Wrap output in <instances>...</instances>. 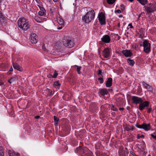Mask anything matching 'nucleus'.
Here are the masks:
<instances>
[{
	"label": "nucleus",
	"mask_w": 156,
	"mask_h": 156,
	"mask_svg": "<svg viewBox=\"0 0 156 156\" xmlns=\"http://www.w3.org/2000/svg\"><path fill=\"white\" fill-rule=\"evenodd\" d=\"M115 12H117L118 13H120L121 12V11L119 9H118L117 10H115Z\"/></svg>",
	"instance_id": "nucleus-48"
},
{
	"label": "nucleus",
	"mask_w": 156,
	"mask_h": 156,
	"mask_svg": "<svg viewBox=\"0 0 156 156\" xmlns=\"http://www.w3.org/2000/svg\"><path fill=\"white\" fill-rule=\"evenodd\" d=\"M37 6L39 7L40 8H40L41 9V8H43V7H41L40 5H38Z\"/></svg>",
	"instance_id": "nucleus-60"
},
{
	"label": "nucleus",
	"mask_w": 156,
	"mask_h": 156,
	"mask_svg": "<svg viewBox=\"0 0 156 156\" xmlns=\"http://www.w3.org/2000/svg\"><path fill=\"white\" fill-rule=\"evenodd\" d=\"M150 51V49H144V51L147 54Z\"/></svg>",
	"instance_id": "nucleus-38"
},
{
	"label": "nucleus",
	"mask_w": 156,
	"mask_h": 156,
	"mask_svg": "<svg viewBox=\"0 0 156 156\" xmlns=\"http://www.w3.org/2000/svg\"><path fill=\"white\" fill-rule=\"evenodd\" d=\"M30 42L32 44H36L38 41L37 35L35 33H32L30 36Z\"/></svg>",
	"instance_id": "nucleus-8"
},
{
	"label": "nucleus",
	"mask_w": 156,
	"mask_h": 156,
	"mask_svg": "<svg viewBox=\"0 0 156 156\" xmlns=\"http://www.w3.org/2000/svg\"><path fill=\"white\" fill-rule=\"evenodd\" d=\"M127 61L129 65L131 66H133L135 64V62L134 60L129 58H128Z\"/></svg>",
	"instance_id": "nucleus-21"
},
{
	"label": "nucleus",
	"mask_w": 156,
	"mask_h": 156,
	"mask_svg": "<svg viewBox=\"0 0 156 156\" xmlns=\"http://www.w3.org/2000/svg\"><path fill=\"white\" fill-rule=\"evenodd\" d=\"M136 126L138 128L143 129L146 131H147L150 129L151 128L150 124H147L146 123H144L142 125H136Z\"/></svg>",
	"instance_id": "nucleus-6"
},
{
	"label": "nucleus",
	"mask_w": 156,
	"mask_h": 156,
	"mask_svg": "<svg viewBox=\"0 0 156 156\" xmlns=\"http://www.w3.org/2000/svg\"><path fill=\"white\" fill-rule=\"evenodd\" d=\"M35 0L38 3H39L41 2V1L40 0Z\"/></svg>",
	"instance_id": "nucleus-55"
},
{
	"label": "nucleus",
	"mask_w": 156,
	"mask_h": 156,
	"mask_svg": "<svg viewBox=\"0 0 156 156\" xmlns=\"http://www.w3.org/2000/svg\"><path fill=\"white\" fill-rule=\"evenodd\" d=\"M146 8L147 9L146 11L147 12L150 13L153 12L151 8L146 7Z\"/></svg>",
	"instance_id": "nucleus-32"
},
{
	"label": "nucleus",
	"mask_w": 156,
	"mask_h": 156,
	"mask_svg": "<svg viewBox=\"0 0 156 156\" xmlns=\"http://www.w3.org/2000/svg\"><path fill=\"white\" fill-rule=\"evenodd\" d=\"M99 93H100L102 96H103L107 94L108 93V91L107 89L105 88L100 89H99Z\"/></svg>",
	"instance_id": "nucleus-13"
},
{
	"label": "nucleus",
	"mask_w": 156,
	"mask_h": 156,
	"mask_svg": "<svg viewBox=\"0 0 156 156\" xmlns=\"http://www.w3.org/2000/svg\"><path fill=\"white\" fill-rule=\"evenodd\" d=\"M88 151V149L85 147H77L75 151V152L80 154L81 156H84L86 152Z\"/></svg>",
	"instance_id": "nucleus-2"
},
{
	"label": "nucleus",
	"mask_w": 156,
	"mask_h": 156,
	"mask_svg": "<svg viewBox=\"0 0 156 156\" xmlns=\"http://www.w3.org/2000/svg\"><path fill=\"white\" fill-rule=\"evenodd\" d=\"M151 8L153 12L156 11V5H154Z\"/></svg>",
	"instance_id": "nucleus-41"
},
{
	"label": "nucleus",
	"mask_w": 156,
	"mask_h": 156,
	"mask_svg": "<svg viewBox=\"0 0 156 156\" xmlns=\"http://www.w3.org/2000/svg\"><path fill=\"white\" fill-rule=\"evenodd\" d=\"M55 11V8L54 7H52L50 9V11L51 13H53Z\"/></svg>",
	"instance_id": "nucleus-35"
},
{
	"label": "nucleus",
	"mask_w": 156,
	"mask_h": 156,
	"mask_svg": "<svg viewBox=\"0 0 156 156\" xmlns=\"http://www.w3.org/2000/svg\"><path fill=\"white\" fill-rule=\"evenodd\" d=\"M54 118L55 122H58L59 120V119L55 116H54Z\"/></svg>",
	"instance_id": "nucleus-37"
},
{
	"label": "nucleus",
	"mask_w": 156,
	"mask_h": 156,
	"mask_svg": "<svg viewBox=\"0 0 156 156\" xmlns=\"http://www.w3.org/2000/svg\"><path fill=\"white\" fill-rule=\"evenodd\" d=\"M144 136L143 135H141L140 136H139V135H138V136H137V138L138 139H140V138H144Z\"/></svg>",
	"instance_id": "nucleus-39"
},
{
	"label": "nucleus",
	"mask_w": 156,
	"mask_h": 156,
	"mask_svg": "<svg viewBox=\"0 0 156 156\" xmlns=\"http://www.w3.org/2000/svg\"><path fill=\"white\" fill-rule=\"evenodd\" d=\"M8 153L9 156H19L18 153H16L14 151L12 150H8Z\"/></svg>",
	"instance_id": "nucleus-17"
},
{
	"label": "nucleus",
	"mask_w": 156,
	"mask_h": 156,
	"mask_svg": "<svg viewBox=\"0 0 156 156\" xmlns=\"http://www.w3.org/2000/svg\"><path fill=\"white\" fill-rule=\"evenodd\" d=\"M139 2L143 5H144L146 4L147 2V0H137Z\"/></svg>",
	"instance_id": "nucleus-23"
},
{
	"label": "nucleus",
	"mask_w": 156,
	"mask_h": 156,
	"mask_svg": "<svg viewBox=\"0 0 156 156\" xmlns=\"http://www.w3.org/2000/svg\"><path fill=\"white\" fill-rule=\"evenodd\" d=\"M47 76L49 78H53V76H52V75L51 74H49V75H48V76Z\"/></svg>",
	"instance_id": "nucleus-47"
},
{
	"label": "nucleus",
	"mask_w": 156,
	"mask_h": 156,
	"mask_svg": "<svg viewBox=\"0 0 156 156\" xmlns=\"http://www.w3.org/2000/svg\"><path fill=\"white\" fill-rule=\"evenodd\" d=\"M49 92H50V95H51L53 94V93H52V91L50 90H49Z\"/></svg>",
	"instance_id": "nucleus-52"
},
{
	"label": "nucleus",
	"mask_w": 156,
	"mask_h": 156,
	"mask_svg": "<svg viewBox=\"0 0 156 156\" xmlns=\"http://www.w3.org/2000/svg\"><path fill=\"white\" fill-rule=\"evenodd\" d=\"M102 71L101 69H99L98 73V75H100L101 74Z\"/></svg>",
	"instance_id": "nucleus-46"
},
{
	"label": "nucleus",
	"mask_w": 156,
	"mask_h": 156,
	"mask_svg": "<svg viewBox=\"0 0 156 156\" xmlns=\"http://www.w3.org/2000/svg\"><path fill=\"white\" fill-rule=\"evenodd\" d=\"M12 66L14 68V69H16L19 71H22L23 69L21 66L16 63H12Z\"/></svg>",
	"instance_id": "nucleus-15"
},
{
	"label": "nucleus",
	"mask_w": 156,
	"mask_h": 156,
	"mask_svg": "<svg viewBox=\"0 0 156 156\" xmlns=\"http://www.w3.org/2000/svg\"><path fill=\"white\" fill-rule=\"evenodd\" d=\"M98 20L101 25H105L106 24L105 15L102 12H101L98 16Z\"/></svg>",
	"instance_id": "nucleus-4"
},
{
	"label": "nucleus",
	"mask_w": 156,
	"mask_h": 156,
	"mask_svg": "<svg viewBox=\"0 0 156 156\" xmlns=\"http://www.w3.org/2000/svg\"><path fill=\"white\" fill-rule=\"evenodd\" d=\"M152 111V109L151 108H147V112L148 113H150Z\"/></svg>",
	"instance_id": "nucleus-43"
},
{
	"label": "nucleus",
	"mask_w": 156,
	"mask_h": 156,
	"mask_svg": "<svg viewBox=\"0 0 156 156\" xmlns=\"http://www.w3.org/2000/svg\"><path fill=\"white\" fill-rule=\"evenodd\" d=\"M26 22V20L24 18L20 19L17 22L18 26L21 28Z\"/></svg>",
	"instance_id": "nucleus-10"
},
{
	"label": "nucleus",
	"mask_w": 156,
	"mask_h": 156,
	"mask_svg": "<svg viewBox=\"0 0 156 156\" xmlns=\"http://www.w3.org/2000/svg\"><path fill=\"white\" fill-rule=\"evenodd\" d=\"M37 6L39 7L40 8H40L41 9V8H43V7H41L40 5H38Z\"/></svg>",
	"instance_id": "nucleus-61"
},
{
	"label": "nucleus",
	"mask_w": 156,
	"mask_h": 156,
	"mask_svg": "<svg viewBox=\"0 0 156 156\" xmlns=\"http://www.w3.org/2000/svg\"><path fill=\"white\" fill-rule=\"evenodd\" d=\"M57 21L58 23L60 24V25H62L64 24V21L63 19H61L60 18L58 19H57Z\"/></svg>",
	"instance_id": "nucleus-25"
},
{
	"label": "nucleus",
	"mask_w": 156,
	"mask_h": 156,
	"mask_svg": "<svg viewBox=\"0 0 156 156\" xmlns=\"http://www.w3.org/2000/svg\"><path fill=\"white\" fill-rule=\"evenodd\" d=\"M128 151H125L123 150H121L119 151V153L120 156H126L128 154Z\"/></svg>",
	"instance_id": "nucleus-19"
},
{
	"label": "nucleus",
	"mask_w": 156,
	"mask_h": 156,
	"mask_svg": "<svg viewBox=\"0 0 156 156\" xmlns=\"http://www.w3.org/2000/svg\"><path fill=\"white\" fill-rule=\"evenodd\" d=\"M142 46L144 47V49H150V44L147 40L144 41Z\"/></svg>",
	"instance_id": "nucleus-12"
},
{
	"label": "nucleus",
	"mask_w": 156,
	"mask_h": 156,
	"mask_svg": "<svg viewBox=\"0 0 156 156\" xmlns=\"http://www.w3.org/2000/svg\"><path fill=\"white\" fill-rule=\"evenodd\" d=\"M151 136L153 137V138H154V139H155L156 138V135H153V134H151Z\"/></svg>",
	"instance_id": "nucleus-49"
},
{
	"label": "nucleus",
	"mask_w": 156,
	"mask_h": 156,
	"mask_svg": "<svg viewBox=\"0 0 156 156\" xmlns=\"http://www.w3.org/2000/svg\"><path fill=\"white\" fill-rule=\"evenodd\" d=\"M95 13L93 10L88 12L86 15L82 17V20L86 23H89L94 18Z\"/></svg>",
	"instance_id": "nucleus-1"
},
{
	"label": "nucleus",
	"mask_w": 156,
	"mask_h": 156,
	"mask_svg": "<svg viewBox=\"0 0 156 156\" xmlns=\"http://www.w3.org/2000/svg\"><path fill=\"white\" fill-rule=\"evenodd\" d=\"M118 26L119 27H120V24L119 23H118Z\"/></svg>",
	"instance_id": "nucleus-62"
},
{
	"label": "nucleus",
	"mask_w": 156,
	"mask_h": 156,
	"mask_svg": "<svg viewBox=\"0 0 156 156\" xmlns=\"http://www.w3.org/2000/svg\"><path fill=\"white\" fill-rule=\"evenodd\" d=\"M116 0H107V3L109 5H112L115 2Z\"/></svg>",
	"instance_id": "nucleus-27"
},
{
	"label": "nucleus",
	"mask_w": 156,
	"mask_h": 156,
	"mask_svg": "<svg viewBox=\"0 0 156 156\" xmlns=\"http://www.w3.org/2000/svg\"><path fill=\"white\" fill-rule=\"evenodd\" d=\"M111 110H112L114 111H116L118 110L117 109L115 108L113 105H111Z\"/></svg>",
	"instance_id": "nucleus-34"
},
{
	"label": "nucleus",
	"mask_w": 156,
	"mask_h": 156,
	"mask_svg": "<svg viewBox=\"0 0 156 156\" xmlns=\"http://www.w3.org/2000/svg\"><path fill=\"white\" fill-rule=\"evenodd\" d=\"M75 68L76 69V71L78 74H80L81 72H80V70L81 68L80 66H78L76 65L75 66Z\"/></svg>",
	"instance_id": "nucleus-26"
},
{
	"label": "nucleus",
	"mask_w": 156,
	"mask_h": 156,
	"mask_svg": "<svg viewBox=\"0 0 156 156\" xmlns=\"http://www.w3.org/2000/svg\"><path fill=\"white\" fill-rule=\"evenodd\" d=\"M101 40L102 42L105 43H109L111 40L110 36L108 35L104 36Z\"/></svg>",
	"instance_id": "nucleus-11"
},
{
	"label": "nucleus",
	"mask_w": 156,
	"mask_h": 156,
	"mask_svg": "<svg viewBox=\"0 0 156 156\" xmlns=\"http://www.w3.org/2000/svg\"><path fill=\"white\" fill-rule=\"evenodd\" d=\"M103 55L105 58H107L110 55V51L109 49H104L102 51Z\"/></svg>",
	"instance_id": "nucleus-14"
},
{
	"label": "nucleus",
	"mask_w": 156,
	"mask_h": 156,
	"mask_svg": "<svg viewBox=\"0 0 156 156\" xmlns=\"http://www.w3.org/2000/svg\"><path fill=\"white\" fill-rule=\"evenodd\" d=\"M119 16V17H122V15H120Z\"/></svg>",
	"instance_id": "nucleus-63"
},
{
	"label": "nucleus",
	"mask_w": 156,
	"mask_h": 156,
	"mask_svg": "<svg viewBox=\"0 0 156 156\" xmlns=\"http://www.w3.org/2000/svg\"><path fill=\"white\" fill-rule=\"evenodd\" d=\"M112 79L111 78H109L106 83V86L107 87H110L112 85Z\"/></svg>",
	"instance_id": "nucleus-18"
},
{
	"label": "nucleus",
	"mask_w": 156,
	"mask_h": 156,
	"mask_svg": "<svg viewBox=\"0 0 156 156\" xmlns=\"http://www.w3.org/2000/svg\"><path fill=\"white\" fill-rule=\"evenodd\" d=\"M30 27V25L29 24V22L27 21L25 23L24 25H23L22 27L21 28H22L24 30H27Z\"/></svg>",
	"instance_id": "nucleus-16"
},
{
	"label": "nucleus",
	"mask_w": 156,
	"mask_h": 156,
	"mask_svg": "<svg viewBox=\"0 0 156 156\" xmlns=\"http://www.w3.org/2000/svg\"><path fill=\"white\" fill-rule=\"evenodd\" d=\"M62 42L65 46L69 48H72L74 44V42L70 39H64Z\"/></svg>",
	"instance_id": "nucleus-3"
},
{
	"label": "nucleus",
	"mask_w": 156,
	"mask_h": 156,
	"mask_svg": "<svg viewBox=\"0 0 156 156\" xmlns=\"http://www.w3.org/2000/svg\"><path fill=\"white\" fill-rule=\"evenodd\" d=\"M4 151L2 147L0 146V156H4Z\"/></svg>",
	"instance_id": "nucleus-28"
},
{
	"label": "nucleus",
	"mask_w": 156,
	"mask_h": 156,
	"mask_svg": "<svg viewBox=\"0 0 156 156\" xmlns=\"http://www.w3.org/2000/svg\"><path fill=\"white\" fill-rule=\"evenodd\" d=\"M120 7L122 8V10H124L125 9V6H124V5L123 4H121L120 5Z\"/></svg>",
	"instance_id": "nucleus-40"
},
{
	"label": "nucleus",
	"mask_w": 156,
	"mask_h": 156,
	"mask_svg": "<svg viewBox=\"0 0 156 156\" xmlns=\"http://www.w3.org/2000/svg\"><path fill=\"white\" fill-rule=\"evenodd\" d=\"M125 129L127 131H129L130 130V128L127 126H126L125 127Z\"/></svg>",
	"instance_id": "nucleus-44"
},
{
	"label": "nucleus",
	"mask_w": 156,
	"mask_h": 156,
	"mask_svg": "<svg viewBox=\"0 0 156 156\" xmlns=\"http://www.w3.org/2000/svg\"><path fill=\"white\" fill-rule=\"evenodd\" d=\"M125 149V150H124V151H127L128 150L126 148Z\"/></svg>",
	"instance_id": "nucleus-64"
},
{
	"label": "nucleus",
	"mask_w": 156,
	"mask_h": 156,
	"mask_svg": "<svg viewBox=\"0 0 156 156\" xmlns=\"http://www.w3.org/2000/svg\"><path fill=\"white\" fill-rule=\"evenodd\" d=\"M143 85L144 87L146 89H148L150 88V86L147 84L145 83L144 82H142Z\"/></svg>",
	"instance_id": "nucleus-29"
},
{
	"label": "nucleus",
	"mask_w": 156,
	"mask_h": 156,
	"mask_svg": "<svg viewBox=\"0 0 156 156\" xmlns=\"http://www.w3.org/2000/svg\"><path fill=\"white\" fill-rule=\"evenodd\" d=\"M147 6L146 7H148V8H151V6L152 5L151 3H149L147 4Z\"/></svg>",
	"instance_id": "nucleus-45"
},
{
	"label": "nucleus",
	"mask_w": 156,
	"mask_h": 156,
	"mask_svg": "<svg viewBox=\"0 0 156 156\" xmlns=\"http://www.w3.org/2000/svg\"><path fill=\"white\" fill-rule=\"evenodd\" d=\"M84 156H93L92 153L91 152H88V151L86 152Z\"/></svg>",
	"instance_id": "nucleus-30"
},
{
	"label": "nucleus",
	"mask_w": 156,
	"mask_h": 156,
	"mask_svg": "<svg viewBox=\"0 0 156 156\" xmlns=\"http://www.w3.org/2000/svg\"><path fill=\"white\" fill-rule=\"evenodd\" d=\"M1 20L0 21L1 23H4V22H5L6 20L3 16L1 18H0Z\"/></svg>",
	"instance_id": "nucleus-36"
},
{
	"label": "nucleus",
	"mask_w": 156,
	"mask_h": 156,
	"mask_svg": "<svg viewBox=\"0 0 156 156\" xmlns=\"http://www.w3.org/2000/svg\"><path fill=\"white\" fill-rule=\"evenodd\" d=\"M61 84L59 83L58 81H56L54 82L53 86L54 87L57 89H58L60 87Z\"/></svg>",
	"instance_id": "nucleus-22"
},
{
	"label": "nucleus",
	"mask_w": 156,
	"mask_h": 156,
	"mask_svg": "<svg viewBox=\"0 0 156 156\" xmlns=\"http://www.w3.org/2000/svg\"><path fill=\"white\" fill-rule=\"evenodd\" d=\"M40 11L38 12V14L39 15L42 16L45 14V10L44 8H41Z\"/></svg>",
	"instance_id": "nucleus-20"
},
{
	"label": "nucleus",
	"mask_w": 156,
	"mask_h": 156,
	"mask_svg": "<svg viewBox=\"0 0 156 156\" xmlns=\"http://www.w3.org/2000/svg\"><path fill=\"white\" fill-rule=\"evenodd\" d=\"M58 75V73H57V71L56 70H55L54 72V74L53 75V78H56Z\"/></svg>",
	"instance_id": "nucleus-33"
},
{
	"label": "nucleus",
	"mask_w": 156,
	"mask_h": 156,
	"mask_svg": "<svg viewBox=\"0 0 156 156\" xmlns=\"http://www.w3.org/2000/svg\"><path fill=\"white\" fill-rule=\"evenodd\" d=\"M35 118H36V119H38L40 118V116H35Z\"/></svg>",
	"instance_id": "nucleus-57"
},
{
	"label": "nucleus",
	"mask_w": 156,
	"mask_h": 156,
	"mask_svg": "<svg viewBox=\"0 0 156 156\" xmlns=\"http://www.w3.org/2000/svg\"><path fill=\"white\" fill-rule=\"evenodd\" d=\"M122 53L126 57H130L132 56L133 54L129 50L125 49L122 51Z\"/></svg>",
	"instance_id": "nucleus-9"
},
{
	"label": "nucleus",
	"mask_w": 156,
	"mask_h": 156,
	"mask_svg": "<svg viewBox=\"0 0 156 156\" xmlns=\"http://www.w3.org/2000/svg\"><path fill=\"white\" fill-rule=\"evenodd\" d=\"M34 19L35 20L38 22L41 23L42 22V20L41 18L37 16H35Z\"/></svg>",
	"instance_id": "nucleus-24"
},
{
	"label": "nucleus",
	"mask_w": 156,
	"mask_h": 156,
	"mask_svg": "<svg viewBox=\"0 0 156 156\" xmlns=\"http://www.w3.org/2000/svg\"><path fill=\"white\" fill-rule=\"evenodd\" d=\"M132 100L133 103L136 104H140L143 101L142 99L141 98L135 96L132 97Z\"/></svg>",
	"instance_id": "nucleus-7"
},
{
	"label": "nucleus",
	"mask_w": 156,
	"mask_h": 156,
	"mask_svg": "<svg viewBox=\"0 0 156 156\" xmlns=\"http://www.w3.org/2000/svg\"><path fill=\"white\" fill-rule=\"evenodd\" d=\"M142 13H141L140 14H139V15L138 16L139 18L141 16V15L142 14Z\"/></svg>",
	"instance_id": "nucleus-59"
},
{
	"label": "nucleus",
	"mask_w": 156,
	"mask_h": 156,
	"mask_svg": "<svg viewBox=\"0 0 156 156\" xmlns=\"http://www.w3.org/2000/svg\"><path fill=\"white\" fill-rule=\"evenodd\" d=\"M42 49H46V48L45 47V45L43 44L42 46Z\"/></svg>",
	"instance_id": "nucleus-53"
},
{
	"label": "nucleus",
	"mask_w": 156,
	"mask_h": 156,
	"mask_svg": "<svg viewBox=\"0 0 156 156\" xmlns=\"http://www.w3.org/2000/svg\"><path fill=\"white\" fill-rule=\"evenodd\" d=\"M3 17V16L2 15L1 11H0V18H2Z\"/></svg>",
	"instance_id": "nucleus-51"
},
{
	"label": "nucleus",
	"mask_w": 156,
	"mask_h": 156,
	"mask_svg": "<svg viewBox=\"0 0 156 156\" xmlns=\"http://www.w3.org/2000/svg\"><path fill=\"white\" fill-rule=\"evenodd\" d=\"M124 109V108H119V110H123Z\"/></svg>",
	"instance_id": "nucleus-56"
},
{
	"label": "nucleus",
	"mask_w": 156,
	"mask_h": 156,
	"mask_svg": "<svg viewBox=\"0 0 156 156\" xmlns=\"http://www.w3.org/2000/svg\"><path fill=\"white\" fill-rule=\"evenodd\" d=\"M54 124L55 126H57L58 125V122H55Z\"/></svg>",
	"instance_id": "nucleus-58"
},
{
	"label": "nucleus",
	"mask_w": 156,
	"mask_h": 156,
	"mask_svg": "<svg viewBox=\"0 0 156 156\" xmlns=\"http://www.w3.org/2000/svg\"><path fill=\"white\" fill-rule=\"evenodd\" d=\"M128 26L129 27H130V28H133V26H132V24L131 23H129V25H128Z\"/></svg>",
	"instance_id": "nucleus-50"
},
{
	"label": "nucleus",
	"mask_w": 156,
	"mask_h": 156,
	"mask_svg": "<svg viewBox=\"0 0 156 156\" xmlns=\"http://www.w3.org/2000/svg\"><path fill=\"white\" fill-rule=\"evenodd\" d=\"M98 80H100V83H103V79L102 78H99Z\"/></svg>",
	"instance_id": "nucleus-42"
},
{
	"label": "nucleus",
	"mask_w": 156,
	"mask_h": 156,
	"mask_svg": "<svg viewBox=\"0 0 156 156\" xmlns=\"http://www.w3.org/2000/svg\"><path fill=\"white\" fill-rule=\"evenodd\" d=\"M16 80V78H11L10 79L8 80V82L10 83L14 82Z\"/></svg>",
	"instance_id": "nucleus-31"
},
{
	"label": "nucleus",
	"mask_w": 156,
	"mask_h": 156,
	"mask_svg": "<svg viewBox=\"0 0 156 156\" xmlns=\"http://www.w3.org/2000/svg\"><path fill=\"white\" fill-rule=\"evenodd\" d=\"M13 68L12 67V66H11L10 68V69L9 71H13Z\"/></svg>",
	"instance_id": "nucleus-54"
},
{
	"label": "nucleus",
	"mask_w": 156,
	"mask_h": 156,
	"mask_svg": "<svg viewBox=\"0 0 156 156\" xmlns=\"http://www.w3.org/2000/svg\"><path fill=\"white\" fill-rule=\"evenodd\" d=\"M149 103L148 101H145L141 102L139 105V109L140 111L144 109H147L149 107Z\"/></svg>",
	"instance_id": "nucleus-5"
}]
</instances>
